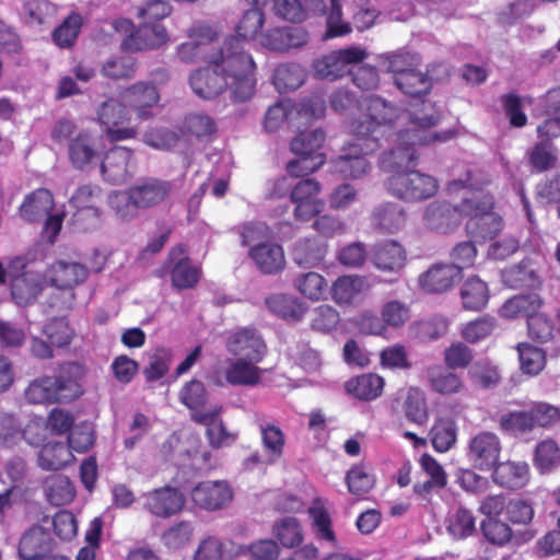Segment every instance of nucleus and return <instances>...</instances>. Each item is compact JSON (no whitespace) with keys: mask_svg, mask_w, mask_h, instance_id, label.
Masks as SVG:
<instances>
[{"mask_svg":"<svg viewBox=\"0 0 560 560\" xmlns=\"http://www.w3.org/2000/svg\"><path fill=\"white\" fill-rule=\"evenodd\" d=\"M256 65L250 54L244 51L237 39L223 42L208 59L207 67L196 69L189 77L194 93L212 100L225 89L235 102H246L256 91Z\"/></svg>","mask_w":560,"mask_h":560,"instance_id":"obj_1","label":"nucleus"},{"mask_svg":"<svg viewBox=\"0 0 560 560\" xmlns=\"http://www.w3.org/2000/svg\"><path fill=\"white\" fill-rule=\"evenodd\" d=\"M441 120L440 114L431 108L430 113L423 115L412 114L410 122L412 129L399 133V145L382 154L381 165L384 170L396 174L407 170H415L419 159L416 145H428L435 142H446L456 136L454 130L441 132H428L427 130L436 126Z\"/></svg>","mask_w":560,"mask_h":560,"instance_id":"obj_2","label":"nucleus"},{"mask_svg":"<svg viewBox=\"0 0 560 560\" xmlns=\"http://www.w3.org/2000/svg\"><path fill=\"white\" fill-rule=\"evenodd\" d=\"M79 365L63 363L52 375L33 380L25 388L24 396L30 404H67L79 398L83 389L78 376Z\"/></svg>","mask_w":560,"mask_h":560,"instance_id":"obj_3","label":"nucleus"},{"mask_svg":"<svg viewBox=\"0 0 560 560\" xmlns=\"http://www.w3.org/2000/svg\"><path fill=\"white\" fill-rule=\"evenodd\" d=\"M390 195L407 202L424 201L434 197L439 190V180L417 170H407L392 174L386 183Z\"/></svg>","mask_w":560,"mask_h":560,"instance_id":"obj_4","label":"nucleus"},{"mask_svg":"<svg viewBox=\"0 0 560 560\" xmlns=\"http://www.w3.org/2000/svg\"><path fill=\"white\" fill-rule=\"evenodd\" d=\"M366 115L363 119L353 120L351 132L359 140L375 139L381 143L384 136L383 128L390 126L398 118V109L380 96H369L365 100Z\"/></svg>","mask_w":560,"mask_h":560,"instance_id":"obj_5","label":"nucleus"},{"mask_svg":"<svg viewBox=\"0 0 560 560\" xmlns=\"http://www.w3.org/2000/svg\"><path fill=\"white\" fill-rule=\"evenodd\" d=\"M462 211L469 218L466 231L475 241L492 240L502 230V219L492 212V205L488 201L465 198Z\"/></svg>","mask_w":560,"mask_h":560,"instance_id":"obj_6","label":"nucleus"},{"mask_svg":"<svg viewBox=\"0 0 560 560\" xmlns=\"http://www.w3.org/2000/svg\"><path fill=\"white\" fill-rule=\"evenodd\" d=\"M10 293L19 306L33 304L44 290V280L39 272L26 270L25 259L15 257L9 264Z\"/></svg>","mask_w":560,"mask_h":560,"instance_id":"obj_7","label":"nucleus"},{"mask_svg":"<svg viewBox=\"0 0 560 560\" xmlns=\"http://www.w3.org/2000/svg\"><path fill=\"white\" fill-rule=\"evenodd\" d=\"M320 192L322 184L314 178L300 179L291 187L289 197L294 206L293 218L296 222H310L323 212L325 201Z\"/></svg>","mask_w":560,"mask_h":560,"instance_id":"obj_8","label":"nucleus"},{"mask_svg":"<svg viewBox=\"0 0 560 560\" xmlns=\"http://www.w3.org/2000/svg\"><path fill=\"white\" fill-rule=\"evenodd\" d=\"M353 137V141L342 148L340 154L332 161L335 170L345 178H360L365 175L370 168L365 156L381 147L375 139L359 140L357 136Z\"/></svg>","mask_w":560,"mask_h":560,"instance_id":"obj_9","label":"nucleus"},{"mask_svg":"<svg viewBox=\"0 0 560 560\" xmlns=\"http://www.w3.org/2000/svg\"><path fill=\"white\" fill-rule=\"evenodd\" d=\"M187 36L189 40L176 48L177 58L184 63H208V59L217 50L212 48V44L219 38L218 32L208 24L199 23L188 30Z\"/></svg>","mask_w":560,"mask_h":560,"instance_id":"obj_10","label":"nucleus"},{"mask_svg":"<svg viewBox=\"0 0 560 560\" xmlns=\"http://www.w3.org/2000/svg\"><path fill=\"white\" fill-rule=\"evenodd\" d=\"M228 351L238 359L260 363L267 354L268 348L256 328L244 327L231 334L226 339Z\"/></svg>","mask_w":560,"mask_h":560,"instance_id":"obj_11","label":"nucleus"},{"mask_svg":"<svg viewBox=\"0 0 560 560\" xmlns=\"http://www.w3.org/2000/svg\"><path fill=\"white\" fill-rule=\"evenodd\" d=\"M305 20L310 16L326 15V38L342 37L351 33L350 23L342 21V5L340 0H330L329 8L325 0H303Z\"/></svg>","mask_w":560,"mask_h":560,"instance_id":"obj_12","label":"nucleus"},{"mask_svg":"<svg viewBox=\"0 0 560 560\" xmlns=\"http://www.w3.org/2000/svg\"><path fill=\"white\" fill-rule=\"evenodd\" d=\"M170 42L163 23H140L132 34L124 37L120 48L124 51L139 52L159 49Z\"/></svg>","mask_w":560,"mask_h":560,"instance_id":"obj_13","label":"nucleus"},{"mask_svg":"<svg viewBox=\"0 0 560 560\" xmlns=\"http://www.w3.org/2000/svg\"><path fill=\"white\" fill-rule=\"evenodd\" d=\"M366 56L363 49L350 47L332 51L315 62L316 74L326 80H337L349 73V66L360 63Z\"/></svg>","mask_w":560,"mask_h":560,"instance_id":"obj_14","label":"nucleus"},{"mask_svg":"<svg viewBox=\"0 0 560 560\" xmlns=\"http://www.w3.org/2000/svg\"><path fill=\"white\" fill-rule=\"evenodd\" d=\"M119 97L129 109L133 110L139 120L152 117V108L158 105L160 94L155 85L144 81H138L124 89Z\"/></svg>","mask_w":560,"mask_h":560,"instance_id":"obj_15","label":"nucleus"},{"mask_svg":"<svg viewBox=\"0 0 560 560\" xmlns=\"http://www.w3.org/2000/svg\"><path fill=\"white\" fill-rule=\"evenodd\" d=\"M133 168V151L122 145L112 147L105 153L101 164L103 177L112 184H121L128 180Z\"/></svg>","mask_w":560,"mask_h":560,"instance_id":"obj_16","label":"nucleus"},{"mask_svg":"<svg viewBox=\"0 0 560 560\" xmlns=\"http://www.w3.org/2000/svg\"><path fill=\"white\" fill-rule=\"evenodd\" d=\"M185 495L177 488L164 486L144 494V509L152 515L168 518L180 513Z\"/></svg>","mask_w":560,"mask_h":560,"instance_id":"obj_17","label":"nucleus"},{"mask_svg":"<svg viewBox=\"0 0 560 560\" xmlns=\"http://www.w3.org/2000/svg\"><path fill=\"white\" fill-rule=\"evenodd\" d=\"M501 453V442L497 434L482 431L476 434L468 445V457L479 470H491Z\"/></svg>","mask_w":560,"mask_h":560,"instance_id":"obj_18","label":"nucleus"},{"mask_svg":"<svg viewBox=\"0 0 560 560\" xmlns=\"http://www.w3.org/2000/svg\"><path fill=\"white\" fill-rule=\"evenodd\" d=\"M167 262L172 265L170 276L172 285L175 289H192L198 284L201 271L191 265L184 245H176L170 250Z\"/></svg>","mask_w":560,"mask_h":560,"instance_id":"obj_19","label":"nucleus"},{"mask_svg":"<svg viewBox=\"0 0 560 560\" xmlns=\"http://www.w3.org/2000/svg\"><path fill=\"white\" fill-rule=\"evenodd\" d=\"M527 334L534 342L546 345L553 355H560V313L555 318L542 312L532 317Z\"/></svg>","mask_w":560,"mask_h":560,"instance_id":"obj_20","label":"nucleus"},{"mask_svg":"<svg viewBox=\"0 0 560 560\" xmlns=\"http://www.w3.org/2000/svg\"><path fill=\"white\" fill-rule=\"evenodd\" d=\"M190 495L200 509L217 511L231 502L233 492L225 481H202L194 487Z\"/></svg>","mask_w":560,"mask_h":560,"instance_id":"obj_21","label":"nucleus"},{"mask_svg":"<svg viewBox=\"0 0 560 560\" xmlns=\"http://www.w3.org/2000/svg\"><path fill=\"white\" fill-rule=\"evenodd\" d=\"M101 151L97 140L92 132L81 130L68 143V159L71 166L78 171L88 170L100 160Z\"/></svg>","mask_w":560,"mask_h":560,"instance_id":"obj_22","label":"nucleus"},{"mask_svg":"<svg viewBox=\"0 0 560 560\" xmlns=\"http://www.w3.org/2000/svg\"><path fill=\"white\" fill-rule=\"evenodd\" d=\"M463 217L465 215L462 211V202L453 206L447 201H434L425 208L423 221L428 229L447 233L459 224Z\"/></svg>","mask_w":560,"mask_h":560,"instance_id":"obj_23","label":"nucleus"},{"mask_svg":"<svg viewBox=\"0 0 560 560\" xmlns=\"http://www.w3.org/2000/svg\"><path fill=\"white\" fill-rule=\"evenodd\" d=\"M308 32L303 27L279 26L267 30L260 39V44L275 51H287L300 48L308 42Z\"/></svg>","mask_w":560,"mask_h":560,"instance_id":"obj_24","label":"nucleus"},{"mask_svg":"<svg viewBox=\"0 0 560 560\" xmlns=\"http://www.w3.org/2000/svg\"><path fill=\"white\" fill-rule=\"evenodd\" d=\"M56 548V542L48 529L42 525H33L20 538L18 556L21 560H35L50 549Z\"/></svg>","mask_w":560,"mask_h":560,"instance_id":"obj_25","label":"nucleus"},{"mask_svg":"<svg viewBox=\"0 0 560 560\" xmlns=\"http://www.w3.org/2000/svg\"><path fill=\"white\" fill-rule=\"evenodd\" d=\"M46 276L51 285L67 290L83 283L89 277V270L80 262L57 260L48 267Z\"/></svg>","mask_w":560,"mask_h":560,"instance_id":"obj_26","label":"nucleus"},{"mask_svg":"<svg viewBox=\"0 0 560 560\" xmlns=\"http://www.w3.org/2000/svg\"><path fill=\"white\" fill-rule=\"evenodd\" d=\"M248 257L264 275L279 273L285 267L283 248L275 242L255 244L249 248Z\"/></svg>","mask_w":560,"mask_h":560,"instance_id":"obj_27","label":"nucleus"},{"mask_svg":"<svg viewBox=\"0 0 560 560\" xmlns=\"http://www.w3.org/2000/svg\"><path fill=\"white\" fill-rule=\"evenodd\" d=\"M371 260L381 271L397 272L405 267L407 253L397 241L385 240L373 246Z\"/></svg>","mask_w":560,"mask_h":560,"instance_id":"obj_28","label":"nucleus"},{"mask_svg":"<svg viewBox=\"0 0 560 560\" xmlns=\"http://www.w3.org/2000/svg\"><path fill=\"white\" fill-rule=\"evenodd\" d=\"M102 201L103 189L96 184L80 185L69 199V203L75 209L74 215L78 219L88 215L94 220L102 217Z\"/></svg>","mask_w":560,"mask_h":560,"instance_id":"obj_29","label":"nucleus"},{"mask_svg":"<svg viewBox=\"0 0 560 560\" xmlns=\"http://www.w3.org/2000/svg\"><path fill=\"white\" fill-rule=\"evenodd\" d=\"M462 279L459 270L450 264H435L420 275L421 289L430 293H443L451 290Z\"/></svg>","mask_w":560,"mask_h":560,"instance_id":"obj_30","label":"nucleus"},{"mask_svg":"<svg viewBox=\"0 0 560 560\" xmlns=\"http://www.w3.org/2000/svg\"><path fill=\"white\" fill-rule=\"evenodd\" d=\"M492 470V480L501 488L518 490L529 481V466L525 462H502L497 464Z\"/></svg>","mask_w":560,"mask_h":560,"instance_id":"obj_31","label":"nucleus"},{"mask_svg":"<svg viewBox=\"0 0 560 560\" xmlns=\"http://www.w3.org/2000/svg\"><path fill=\"white\" fill-rule=\"evenodd\" d=\"M368 288L365 277L359 275H343L332 282L330 295L337 305L349 306L354 304Z\"/></svg>","mask_w":560,"mask_h":560,"instance_id":"obj_32","label":"nucleus"},{"mask_svg":"<svg viewBox=\"0 0 560 560\" xmlns=\"http://www.w3.org/2000/svg\"><path fill=\"white\" fill-rule=\"evenodd\" d=\"M544 299L538 293L517 294L502 304L499 314L508 319L526 318L528 323L532 317L540 313Z\"/></svg>","mask_w":560,"mask_h":560,"instance_id":"obj_33","label":"nucleus"},{"mask_svg":"<svg viewBox=\"0 0 560 560\" xmlns=\"http://www.w3.org/2000/svg\"><path fill=\"white\" fill-rule=\"evenodd\" d=\"M136 202L140 209H148L162 203L170 195L172 185L159 178H145L131 186Z\"/></svg>","mask_w":560,"mask_h":560,"instance_id":"obj_34","label":"nucleus"},{"mask_svg":"<svg viewBox=\"0 0 560 560\" xmlns=\"http://www.w3.org/2000/svg\"><path fill=\"white\" fill-rule=\"evenodd\" d=\"M502 283L513 290L538 289L541 280L536 270L532 267L529 259H523L517 265H513L502 270Z\"/></svg>","mask_w":560,"mask_h":560,"instance_id":"obj_35","label":"nucleus"},{"mask_svg":"<svg viewBox=\"0 0 560 560\" xmlns=\"http://www.w3.org/2000/svg\"><path fill=\"white\" fill-rule=\"evenodd\" d=\"M52 207V194L46 188H37L25 196L19 208V213L22 219L33 223L48 215Z\"/></svg>","mask_w":560,"mask_h":560,"instance_id":"obj_36","label":"nucleus"},{"mask_svg":"<svg viewBox=\"0 0 560 560\" xmlns=\"http://www.w3.org/2000/svg\"><path fill=\"white\" fill-rule=\"evenodd\" d=\"M327 254V244L318 237L299 240L292 249L293 261L302 268H313L320 265Z\"/></svg>","mask_w":560,"mask_h":560,"instance_id":"obj_37","label":"nucleus"},{"mask_svg":"<svg viewBox=\"0 0 560 560\" xmlns=\"http://www.w3.org/2000/svg\"><path fill=\"white\" fill-rule=\"evenodd\" d=\"M252 1L255 4V8L244 12L235 27L236 35H231L224 39V42L232 38L237 39L241 43L243 50L248 54V39L254 38L259 33L265 22L264 12L258 8L259 0Z\"/></svg>","mask_w":560,"mask_h":560,"instance_id":"obj_38","label":"nucleus"},{"mask_svg":"<svg viewBox=\"0 0 560 560\" xmlns=\"http://www.w3.org/2000/svg\"><path fill=\"white\" fill-rule=\"evenodd\" d=\"M428 382L430 388L440 395L450 396L464 390L465 384L460 375L446 366H432L428 369Z\"/></svg>","mask_w":560,"mask_h":560,"instance_id":"obj_39","label":"nucleus"},{"mask_svg":"<svg viewBox=\"0 0 560 560\" xmlns=\"http://www.w3.org/2000/svg\"><path fill=\"white\" fill-rule=\"evenodd\" d=\"M258 362L247 359H236L225 369V380L232 386L253 387L260 383L262 370Z\"/></svg>","mask_w":560,"mask_h":560,"instance_id":"obj_40","label":"nucleus"},{"mask_svg":"<svg viewBox=\"0 0 560 560\" xmlns=\"http://www.w3.org/2000/svg\"><path fill=\"white\" fill-rule=\"evenodd\" d=\"M347 393L364 401L380 397L384 388V378L375 373H366L346 382Z\"/></svg>","mask_w":560,"mask_h":560,"instance_id":"obj_41","label":"nucleus"},{"mask_svg":"<svg viewBox=\"0 0 560 560\" xmlns=\"http://www.w3.org/2000/svg\"><path fill=\"white\" fill-rule=\"evenodd\" d=\"M372 221L380 232L396 233L405 226L407 215L400 206L387 202L374 210Z\"/></svg>","mask_w":560,"mask_h":560,"instance_id":"obj_42","label":"nucleus"},{"mask_svg":"<svg viewBox=\"0 0 560 560\" xmlns=\"http://www.w3.org/2000/svg\"><path fill=\"white\" fill-rule=\"evenodd\" d=\"M489 298L488 284L478 276L468 277L462 284L460 300L467 311H481L487 306Z\"/></svg>","mask_w":560,"mask_h":560,"instance_id":"obj_43","label":"nucleus"},{"mask_svg":"<svg viewBox=\"0 0 560 560\" xmlns=\"http://www.w3.org/2000/svg\"><path fill=\"white\" fill-rule=\"evenodd\" d=\"M259 433L267 464L277 463L284 453V432L273 423H259Z\"/></svg>","mask_w":560,"mask_h":560,"instance_id":"obj_44","label":"nucleus"},{"mask_svg":"<svg viewBox=\"0 0 560 560\" xmlns=\"http://www.w3.org/2000/svg\"><path fill=\"white\" fill-rule=\"evenodd\" d=\"M394 82L399 91L412 98L425 96L431 92L433 85L431 77L417 68L408 73L394 77Z\"/></svg>","mask_w":560,"mask_h":560,"instance_id":"obj_45","label":"nucleus"},{"mask_svg":"<svg viewBox=\"0 0 560 560\" xmlns=\"http://www.w3.org/2000/svg\"><path fill=\"white\" fill-rule=\"evenodd\" d=\"M267 308L277 316L293 322L300 320L305 314V305L289 294H271L265 299Z\"/></svg>","mask_w":560,"mask_h":560,"instance_id":"obj_46","label":"nucleus"},{"mask_svg":"<svg viewBox=\"0 0 560 560\" xmlns=\"http://www.w3.org/2000/svg\"><path fill=\"white\" fill-rule=\"evenodd\" d=\"M446 530L455 540H463L476 532V517L467 508L458 506L451 511L446 518Z\"/></svg>","mask_w":560,"mask_h":560,"instance_id":"obj_47","label":"nucleus"},{"mask_svg":"<svg viewBox=\"0 0 560 560\" xmlns=\"http://www.w3.org/2000/svg\"><path fill=\"white\" fill-rule=\"evenodd\" d=\"M73 456L66 443L45 444L38 454V465L44 470H59L72 460Z\"/></svg>","mask_w":560,"mask_h":560,"instance_id":"obj_48","label":"nucleus"},{"mask_svg":"<svg viewBox=\"0 0 560 560\" xmlns=\"http://www.w3.org/2000/svg\"><path fill=\"white\" fill-rule=\"evenodd\" d=\"M83 26V18L77 12L72 11L67 15L62 22L52 31V42L59 48H71L74 46L81 28Z\"/></svg>","mask_w":560,"mask_h":560,"instance_id":"obj_49","label":"nucleus"},{"mask_svg":"<svg viewBox=\"0 0 560 560\" xmlns=\"http://www.w3.org/2000/svg\"><path fill=\"white\" fill-rule=\"evenodd\" d=\"M45 494L49 503L61 506L74 499L75 489L67 476L54 475L45 480Z\"/></svg>","mask_w":560,"mask_h":560,"instance_id":"obj_50","label":"nucleus"},{"mask_svg":"<svg viewBox=\"0 0 560 560\" xmlns=\"http://www.w3.org/2000/svg\"><path fill=\"white\" fill-rule=\"evenodd\" d=\"M305 81V72L298 63H281L272 74V83L279 93L299 89Z\"/></svg>","mask_w":560,"mask_h":560,"instance_id":"obj_51","label":"nucleus"},{"mask_svg":"<svg viewBox=\"0 0 560 560\" xmlns=\"http://www.w3.org/2000/svg\"><path fill=\"white\" fill-rule=\"evenodd\" d=\"M430 440L436 452L451 450L457 440V427L452 418H439L430 430Z\"/></svg>","mask_w":560,"mask_h":560,"instance_id":"obj_52","label":"nucleus"},{"mask_svg":"<svg viewBox=\"0 0 560 560\" xmlns=\"http://www.w3.org/2000/svg\"><path fill=\"white\" fill-rule=\"evenodd\" d=\"M346 483L351 494L363 497L374 487L375 477L368 465L360 463L347 471Z\"/></svg>","mask_w":560,"mask_h":560,"instance_id":"obj_53","label":"nucleus"},{"mask_svg":"<svg viewBox=\"0 0 560 560\" xmlns=\"http://www.w3.org/2000/svg\"><path fill=\"white\" fill-rule=\"evenodd\" d=\"M97 120L105 128L130 122L129 108L121 100L108 98L97 109Z\"/></svg>","mask_w":560,"mask_h":560,"instance_id":"obj_54","label":"nucleus"},{"mask_svg":"<svg viewBox=\"0 0 560 560\" xmlns=\"http://www.w3.org/2000/svg\"><path fill=\"white\" fill-rule=\"evenodd\" d=\"M217 132L214 120L205 113H191L185 116L182 126L183 136L196 139L211 138Z\"/></svg>","mask_w":560,"mask_h":560,"instance_id":"obj_55","label":"nucleus"},{"mask_svg":"<svg viewBox=\"0 0 560 560\" xmlns=\"http://www.w3.org/2000/svg\"><path fill=\"white\" fill-rule=\"evenodd\" d=\"M107 203L115 215L121 220L136 218L140 209L131 187L127 190L110 192L107 197Z\"/></svg>","mask_w":560,"mask_h":560,"instance_id":"obj_56","label":"nucleus"},{"mask_svg":"<svg viewBox=\"0 0 560 560\" xmlns=\"http://www.w3.org/2000/svg\"><path fill=\"white\" fill-rule=\"evenodd\" d=\"M272 534L285 548H294L303 541L301 523L296 517L288 516L273 525Z\"/></svg>","mask_w":560,"mask_h":560,"instance_id":"obj_57","label":"nucleus"},{"mask_svg":"<svg viewBox=\"0 0 560 560\" xmlns=\"http://www.w3.org/2000/svg\"><path fill=\"white\" fill-rule=\"evenodd\" d=\"M294 287L306 299L319 301L327 291L328 284L322 275L308 271L295 278Z\"/></svg>","mask_w":560,"mask_h":560,"instance_id":"obj_58","label":"nucleus"},{"mask_svg":"<svg viewBox=\"0 0 560 560\" xmlns=\"http://www.w3.org/2000/svg\"><path fill=\"white\" fill-rule=\"evenodd\" d=\"M308 513L313 520V530L316 537L320 540L335 545L337 540L332 529V522L328 511L320 500H316L314 502L313 506L310 508Z\"/></svg>","mask_w":560,"mask_h":560,"instance_id":"obj_59","label":"nucleus"},{"mask_svg":"<svg viewBox=\"0 0 560 560\" xmlns=\"http://www.w3.org/2000/svg\"><path fill=\"white\" fill-rule=\"evenodd\" d=\"M325 132L322 129L300 132L292 139L290 149L294 154L315 155L324 154L320 149L325 142Z\"/></svg>","mask_w":560,"mask_h":560,"instance_id":"obj_60","label":"nucleus"},{"mask_svg":"<svg viewBox=\"0 0 560 560\" xmlns=\"http://www.w3.org/2000/svg\"><path fill=\"white\" fill-rule=\"evenodd\" d=\"M43 331L50 345L58 348L68 347L75 335L65 316L51 318L44 326Z\"/></svg>","mask_w":560,"mask_h":560,"instance_id":"obj_61","label":"nucleus"},{"mask_svg":"<svg viewBox=\"0 0 560 560\" xmlns=\"http://www.w3.org/2000/svg\"><path fill=\"white\" fill-rule=\"evenodd\" d=\"M534 463L540 472H549L560 465V447L558 444L551 439L539 442L535 448Z\"/></svg>","mask_w":560,"mask_h":560,"instance_id":"obj_62","label":"nucleus"},{"mask_svg":"<svg viewBox=\"0 0 560 560\" xmlns=\"http://www.w3.org/2000/svg\"><path fill=\"white\" fill-rule=\"evenodd\" d=\"M474 351L462 341L452 342L443 351V361L450 370H464L472 365Z\"/></svg>","mask_w":560,"mask_h":560,"instance_id":"obj_63","label":"nucleus"},{"mask_svg":"<svg viewBox=\"0 0 560 560\" xmlns=\"http://www.w3.org/2000/svg\"><path fill=\"white\" fill-rule=\"evenodd\" d=\"M521 370L529 375H537L542 371L546 364L545 351L528 343L517 346Z\"/></svg>","mask_w":560,"mask_h":560,"instance_id":"obj_64","label":"nucleus"}]
</instances>
